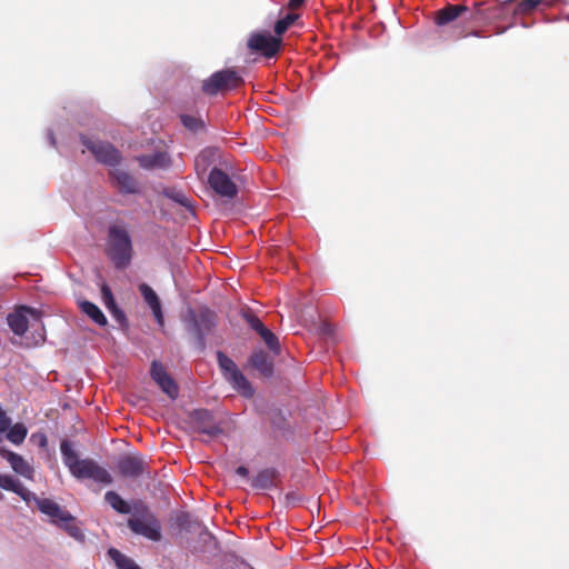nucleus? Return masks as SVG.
Segmentation results:
<instances>
[{
    "label": "nucleus",
    "mask_w": 569,
    "mask_h": 569,
    "mask_svg": "<svg viewBox=\"0 0 569 569\" xmlns=\"http://www.w3.org/2000/svg\"><path fill=\"white\" fill-rule=\"evenodd\" d=\"M468 10L465 6H448L437 12L436 23L445 26L460 17Z\"/></svg>",
    "instance_id": "18"
},
{
    "label": "nucleus",
    "mask_w": 569,
    "mask_h": 569,
    "mask_svg": "<svg viewBox=\"0 0 569 569\" xmlns=\"http://www.w3.org/2000/svg\"><path fill=\"white\" fill-rule=\"evenodd\" d=\"M248 322H249L250 327L253 330H256L259 335L262 332L263 329H266L264 325L257 317L251 316L248 319Z\"/></svg>",
    "instance_id": "37"
},
{
    "label": "nucleus",
    "mask_w": 569,
    "mask_h": 569,
    "mask_svg": "<svg viewBox=\"0 0 569 569\" xmlns=\"http://www.w3.org/2000/svg\"><path fill=\"white\" fill-rule=\"evenodd\" d=\"M214 151L211 149L202 150L194 159V169L199 177L204 176L212 162Z\"/></svg>",
    "instance_id": "25"
},
{
    "label": "nucleus",
    "mask_w": 569,
    "mask_h": 569,
    "mask_svg": "<svg viewBox=\"0 0 569 569\" xmlns=\"http://www.w3.org/2000/svg\"><path fill=\"white\" fill-rule=\"evenodd\" d=\"M101 298H102V301H103L106 308L109 311H111V312L118 311L111 289L107 284H103L101 288Z\"/></svg>",
    "instance_id": "32"
},
{
    "label": "nucleus",
    "mask_w": 569,
    "mask_h": 569,
    "mask_svg": "<svg viewBox=\"0 0 569 569\" xmlns=\"http://www.w3.org/2000/svg\"><path fill=\"white\" fill-rule=\"evenodd\" d=\"M82 143L86 149L93 154L97 161L113 167L110 171V176L121 192H138V183L136 179L127 171L116 167L121 157L119 151L112 144L84 137H82Z\"/></svg>",
    "instance_id": "1"
},
{
    "label": "nucleus",
    "mask_w": 569,
    "mask_h": 569,
    "mask_svg": "<svg viewBox=\"0 0 569 569\" xmlns=\"http://www.w3.org/2000/svg\"><path fill=\"white\" fill-rule=\"evenodd\" d=\"M39 442L41 447H44L47 445V437L44 435H40Z\"/></svg>",
    "instance_id": "42"
},
{
    "label": "nucleus",
    "mask_w": 569,
    "mask_h": 569,
    "mask_svg": "<svg viewBox=\"0 0 569 569\" xmlns=\"http://www.w3.org/2000/svg\"><path fill=\"white\" fill-rule=\"evenodd\" d=\"M199 430L209 436H216L221 432V429L214 422H212V420L210 422L200 425Z\"/></svg>",
    "instance_id": "34"
},
{
    "label": "nucleus",
    "mask_w": 569,
    "mask_h": 569,
    "mask_svg": "<svg viewBox=\"0 0 569 569\" xmlns=\"http://www.w3.org/2000/svg\"><path fill=\"white\" fill-rule=\"evenodd\" d=\"M176 201L180 202L182 206L189 207V200L183 194L177 196Z\"/></svg>",
    "instance_id": "40"
},
{
    "label": "nucleus",
    "mask_w": 569,
    "mask_h": 569,
    "mask_svg": "<svg viewBox=\"0 0 569 569\" xmlns=\"http://www.w3.org/2000/svg\"><path fill=\"white\" fill-rule=\"evenodd\" d=\"M58 527L63 529L70 537L74 538L76 540H83V532L74 522V517L72 515L70 520L62 521Z\"/></svg>",
    "instance_id": "29"
},
{
    "label": "nucleus",
    "mask_w": 569,
    "mask_h": 569,
    "mask_svg": "<svg viewBox=\"0 0 569 569\" xmlns=\"http://www.w3.org/2000/svg\"><path fill=\"white\" fill-rule=\"evenodd\" d=\"M236 473L242 478H247L249 475V470L246 467L240 466L237 468Z\"/></svg>",
    "instance_id": "39"
},
{
    "label": "nucleus",
    "mask_w": 569,
    "mask_h": 569,
    "mask_svg": "<svg viewBox=\"0 0 569 569\" xmlns=\"http://www.w3.org/2000/svg\"><path fill=\"white\" fill-rule=\"evenodd\" d=\"M31 502H34L39 511L47 516L49 521L57 527L62 521L71 519V513L51 499L39 498L34 493V498H31Z\"/></svg>",
    "instance_id": "9"
},
{
    "label": "nucleus",
    "mask_w": 569,
    "mask_h": 569,
    "mask_svg": "<svg viewBox=\"0 0 569 569\" xmlns=\"http://www.w3.org/2000/svg\"><path fill=\"white\" fill-rule=\"evenodd\" d=\"M150 373L152 379L169 398L176 399L178 397V387L173 379L167 373L161 362L157 360L152 361Z\"/></svg>",
    "instance_id": "12"
},
{
    "label": "nucleus",
    "mask_w": 569,
    "mask_h": 569,
    "mask_svg": "<svg viewBox=\"0 0 569 569\" xmlns=\"http://www.w3.org/2000/svg\"><path fill=\"white\" fill-rule=\"evenodd\" d=\"M48 139H49V142H50L51 146L56 144V140H54V137H53L52 132L48 133Z\"/></svg>",
    "instance_id": "43"
},
{
    "label": "nucleus",
    "mask_w": 569,
    "mask_h": 569,
    "mask_svg": "<svg viewBox=\"0 0 569 569\" xmlns=\"http://www.w3.org/2000/svg\"><path fill=\"white\" fill-rule=\"evenodd\" d=\"M556 0H519L516 13H527L536 9L539 4L552 6Z\"/></svg>",
    "instance_id": "26"
},
{
    "label": "nucleus",
    "mask_w": 569,
    "mask_h": 569,
    "mask_svg": "<svg viewBox=\"0 0 569 569\" xmlns=\"http://www.w3.org/2000/svg\"><path fill=\"white\" fill-rule=\"evenodd\" d=\"M241 82L242 79L237 71L226 69L214 72L207 80H204L202 90L209 96H214L219 91L234 89Z\"/></svg>",
    "instance_id": "6"
},
{
    "label": "nucleus",
    "mask_w": 569,
    "mask_h": 569,
    "mask_svg": "<svg viewBox=\"0 0 569 569\" xmlns=\"http://www.w3.org/2000/svg\"><path fill=\"white\" fill-rule=\"evenodd\" d=\"M260 337L262 338V340L264 341L267 347L272 352H274L276 355H278L280 352L279 340H278L277 336L272 331H270L268 328H266L260 333Z\"/></svg>",
    "instance_id": "30"
},
{
    "label": "nucleus",
    "mask_w": 569,
    "mask_h": 569,
    "mask_svg": "<svg viewBox=\"0 0 569 569\" xmlns=\"http://www.w3.org/2000/svg\"><path fill=\"white\" fill-rule=\"evenodd\" d=\"M117 466L119 472L124 477H137L143 471V461L138 457H123Z\"/></svg>",
    "instance_id": "17"
},
{
    "label": "nucleus",
    "mask_w": 569,
    "mask_h": 569,
    "mask_svg": "<svg viewBox=\"0 0 569 569\" xmlns=\"http://www.w3.org/2000/svg\"><path fill=\"white\" fill-rule=\"evenodd\" d=\"M8 325L17 336H23L29 327L34 330V343H41L46 339L44 326L41 321V313L33 308L22 306L14 312L8 315Z\"/></svg>",
    "instance_id": "3"
},
{
    "label": "nucleus",
    "mask_w": 569,
    "mask_h": 569,
    "mask_svg": "<svg viewBox=\"0 0 569 569\" xmlns=\"http://www.w3.org/2000/svg\"><path fill=\"white\" fill-rule=\"evenodd\" d=\"M108 556L116 563L118 569H140V567L129 557L120 552L118 549L110 548Z\"/></svg>",
    "instance_id": "24"
},
{
    "label": "nucleus",
    "mask_w": 569,
    "mask_h": 569,
    "mask_svg": "<svg viewBox=\"0 0 569 569\" xmlns=\"http://www.w3.org/2000/svg\"><path fill=\"white\" fill-rule=\"evenodd\" d=\"M0 488L17 493L27 505H30L31 498H34V493L11 475L0 473Z\"/></svg>",
    "instance_id": "15"
},
{
    "label": "nucleus",
    "mask_w": 569,
    "mask_h": 569,
    "mask_svg": "<svg viewBox=\"0 0 569 569\" xmlns=\"http://www.w3.org/2000/svg\"><path fill=\"white\" fill-rule=\"evenodd\" d=\"M297 16L290 13L277 21L274 26V32L278 38L295 22Z\"/></svg>",
    "instance_id": "33"
},
{
    "label": "nucleus",
    "mask_w": 569,
    "mask_h": 569,
    "mask_svg": "<svg viewBox=\"0 0 569 569\" xmlns=\"http://www.w3.org/2000/svg\"><path fill=\"white\" fill-rule=\"evenodd\" d=\"M280 44V38L273 37L270 33H254L248 40V47L251 50L260 51L268 58L273 57L278 52Z\"/></svg>",
    "instance_id": "10"
},
{
    "label": "nucleus",
    "mask_w": 569,
    "mask_h": 569,
    "mask_svg": "<svg viewBox=\"0 0 569 569\" xmlns=\"http://www.w3.org/2000/svg\"><path fill=\"white\" fill-rule=\"evenodd\" d=\"M276 477L274 470L266 469L260 471L251 481V485L254 489L266 490L273 486V480Z\"/></svg>",
    "instance_id": "23"
},
{
    "label": "nucleus",
    "mask_w": 569,
    "mask_h": 569,
    "mask_svg": "<svg viewBox=\"0 0 569 569\" xmlns=\"http://www.w3.org/2000/svg\"><path fill=\"white\" fill-rule=\"evenodd\" d=\"M181 122L187 129H189L191 131H198L199 129H201L203 127L202 119L191 116V114H182Z\"/></svg>",
    "instance_id": "31"
},
{
    "label": "nucleus",
    "mask_w": 569,
    "mask_h": 569,
    "mask_svg": "<svg viewBox=\"0 0 569 569\" xmlns=\"http://www.w3.org/2000/svg\"><path fill=\"white\" fill-rule=\"evenodd\" d=\"M305 2V0H290L289 4L291 8H298L300 7L302 3Z\"/></svg>",
    "instance_id": "41"
},
{
    "label": "nucleus",
    "mask_w": 569,
    "mask_h": 569,
    "mask_svg": "<svg viewBox=\"0 0 569 569\" xmlns=\"http://www.w3.org/2000/svg\"><path fill=\"white\" fill-rule=\"evenodd\" d=\"M109 249L108 254L119 269L126 268L132 258V242L128 231L119 226H112L109 229Z\"/></svg>",
    "instance_id": "5"
},
{
    "label": "nucleus",
    "mask_w": 569,
    "mask_h": 569,
    "mask_svg": "<svg viewBox=\"0 0 569 569\" xmlns=\"http://www.w3.org/2000/svg\"><path fill=\"white\" fill-rule=\"evenodd\" d=\"M200 539L204 542V543H212V545H216V540L213 538V536L207 530V529H202L201 532H200Z\"/></svg>",
    "instance_id": "38"
},
{
    "label": "nucleus",
    "mask_w": 569,
    "mask_h": 569,
    "mask_svg": "<svg viewBox=\"0 0 569 569\" xmlns=\"http://www.w3.org/2000/svg\"><path fill=\"white\" fill-rule=\"evenodd\" d=\"M217 359L221 371L223 372L224 378L227 379L230 375H233V371L238 370L237 365L227 357L223 352H217Z\"/></svg>",
    "instance_id": "27"
},
{
    "label": "nucleus",
    "mask_w": 569,
    "mask_h": 569,
    "mask_svg": "<svg viewBox=\"0 0 569 569\" xmlns=\"http://www.w3.org/2000/svg\"><path fill=\"white\" fill-rule=\"evenodd\" d=\"M186 321L188 323L189 331L197 336L199 340H202L204 335L213 326L211 316L207 312L200 313L198 316L194 311L189 310Z\"/></svg>",
    "instance_id": "14"
},
{
    "label": "nucleus",
    "mask_w": 569,
    "mask_h": 569,
    "mask_svg": "<svg viewBox=\"0 0 569 569\" xmlns=\"http://www.w3.org/2000/svg\"><path fill=\"white\" fill-rule=\"evenodd\" d=\"M3 495L0 492V500L2 499Z\"/></svg>",
    "instance_id": "44"
},
{
    "label": "nucleus",
    "mask_w": 569,
    "mask_h": 569,
    "mask_svg": "<svg viewBox=\"0 0 569 569\" xmlns=\"http://www.w3.org/2000/svg\"><path fill=\"white\" fill-rule=\"evenodd\" d=\"M194 418L198 421L199 426L206 422H210L212 420V415L208 410H197L194 412Z\"/></svg>",
    "instance_id": "36"
},
{
    "label": "nucleus",
    "mask_w": 569,
    "mask_h": 569,
    "mask_svg": "<svg viewBox=\"0 0 569 569\" xmlns=\"http://www.w3.org/2000/svg\"><path fill=\"white\" fill-rule=\"evenodd\" d=\"M129 529L151 541H160L161 523L150 509L141 501L133 503V516L127 522Z\"/></svg>",
    "instance_id": "4"
},
{
    "label": "nucleus",
    "mask_w": 569,
    "mask_h": 569,
    "mask_svg": "<svg viewBox=\"0 0 569 569\" xmlns=\"http://www.w3.org/2000/svg\"><path fill=\"white\" fill-rule=\"evenodd\" d=\"M104 499L109 503V506L117 512L122 515H133V506L131 507L130 503L123 500L117 492L107 491L104 495Z\"/></svg>",
    "instance_id": "22"
},
{
    "label": "nucleus",
    "mask_w": 569,
    "mask_h": 569,
    "mask_svg": "<svg viewBox=\"0 0 569 569\" xmlns=\"http://www.w3.org/2000/svg\"><path fill=\"white\" fill-rule=\"evenodd\" d=\"M226 380L244 397H251L253 395V388L239 369L233 371V375H230Z\"/></svg>",
    "instance_id": "20"
},
{
    "label": "nucleus",
    "mask_w": 569,
    "mask_h": 569,
    "mask_svg": "<svg viewBox=\"0 0 569 569\" xmlns=\"http://www.w3.org/2000/svg\"><path fill=\"white\" fill-rule=\"evenodd\" d=\"M141 168L146 170L161 169L171 167V157L166 150H158L150 154H142L137 158Z\"/></svg>",
    "instance_id": "13"
},
{
    "label": "nucleus",
    "mask_w": 569,
    "mask_h": 569,
    "mask_svg": "<svg viewBox=\"0 0 569 569\" xmlns=\"http://www.w3.org/2000/svg\"><path fill=\"white\" fill-rule=\"evenodd\" d=\"M63 463L77 479H91L98 483L110 485L112 477L109 471L91 459H79L71 443L63 440L60 445Z\"/></svg>",
    "instance_id": "2"
},
{
    "label": "nucleus",
    "mask_w": 569,
    "mask_h": 569,
    "mask_svg": "<svg viewBox=\"0 0 569 569\" xmlns=\"http://www.w3.org/2000/svg\"><path fill=\"white\" fill-rule=\"evenodd\" d=\"M208 182L213 191L222 198L233 199L238 193L237 184L228 173L219 168H213L210 171Z\"/></svg>",
    "instance_id": "8"
},
{
    "label": "nucleus",
    "mask_w": 569,
    "mask_h": 569,
    "mask_svg": "<svg viewBox=\"0 0 569 569\" xmlns=\"http://www.w3.org/2000/svg\"><path fill=\"white\" fill-rule=\"evenodd\" d=\"M250 363L253 368H256L259 372L264 376H270L273 370L272 361L269 359V356L262 351H254L250 357Z\"/></svg>",
    "instance_id": "19"
},
{
    "label": "nucleus",
    "mask_w": 569,
    "mask_h": 569,
    "mask_svg": "<svg viewBox=\"0 0 569 569\" xmlns=\"http://www.w3.org/2000/svg\"><path fill=\"white\" fill-rule=\"evenodd\" d=\"M199 430L209 436H216L221 432V429L214 422H212V420L210 422L200 425Z\"/></svg>",
    "instance_id": "35"
},
{
    "label": "nucleus",
    "mask_w": 569,
    "mask_h": 569,
    "mask_svg": "<svg viewBox=\"0 0 569 569\" xmlns=\"http://www.w3.org/2000/svg\"><path fill=\"white\" fill-rule=\"evenodd\" d=\"M139 290L143 297L144 301L150 307L156 321L158 322V325L162 326L163 325V315L161 311V305H160L157 293L153 291V289L151 287H149L146 283H141L139 286Z\"/></svg>",
    "instance_id": "16"
},
{
    "label": "nucleus",
    "mask_w": 569,
    "mask_h": 569,
    "mask_svg": "<svg viewBox=\"0 0 569 569\" xmlns=\"http://www.w3.org/2000/svg\"><path fill=\"white\" fill-rule=\"evenodd\" d=\"M79 308L81 309V311L87 315L94 323L103 327L107 325V318L106 316L103 315V312L100 310V308L98 306H96L94 303L90 302V301H87V300H82V301H79Z\"/></svg>",
    "instance_id": "21"
},
{
    "label": "nucleus",
    "mask_w": 569,
    "mask_h": 569,
    "mask_svg": "<svg viewBox=\"0 0 569 569\" xmlns=\"http://www.w3.org/2000/svg\"><path fill=\"white\" fill-rule=\"evenodd\" d=\"M0 456L8 461L17 475L28 480L33 479L34 468L21 455L0 447Z\"/></svg>",
    "instance_id": "11"
},
{
    "label": "nucleus",
    "mask_w": 569,
    "mask_h": 569,
    "mask_svg": "<svg viewBox=\"0 0 569 569\" xmlns=\"http://www.w3.org/2000/svg\"><path fill=\"white\" fill-rule=\"evenodd\" d=\"M176 525L181 529L186 531H191L193 527H200V523L194 520L190 513L187 512H179L176 515L174 518Z\"/></svg>",
    "instance_id": "28"
},
{
    "label": "nucleus",
    "mask_w": 569,
    "mask_h": 569,
    "mask_svg": "<svg viewBox=\"0 0 569 569\" xmlns=\"http://www.w3.org/2000/svg\"><path fill=\"white\" fill-rule=\"evenodd\" d=\"M28 429L22 422L11 425V418L0 406V441L6 438L11 443L19 446L27 438Z\"/></svg>",
    "instance_id": "7"
}]
</instances>
